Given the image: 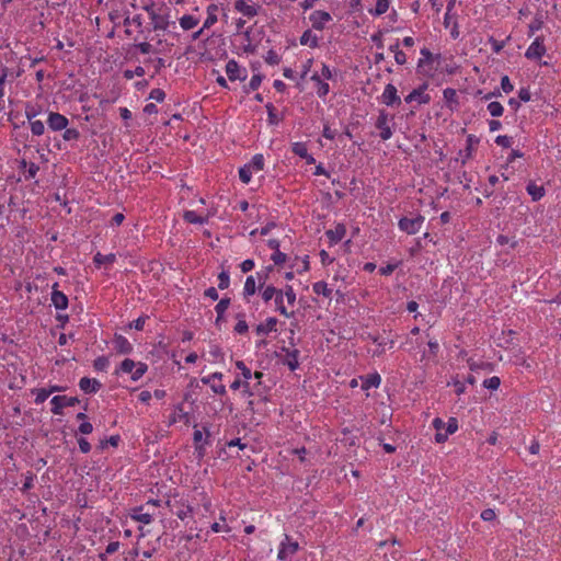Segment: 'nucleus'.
I'll list each match as a JSON object with an SVG mask.
<instances>
[{
  "mask_svg": "<svg viewBox=\"0 0 561 561\" xmlns=\"http://www.w3.org/2000/svg\"><path fill=\"white\" fill-rule=\"evenodd\" d=\"M257 290L256 280L253 275H250L247 277L244 286H243V297L244 299H249L251 296H253Z\"/></svg>",
  "mask_w": 561,
  "mask_h": 561,
  "instance_id": "nucleus-30",
  "label": "nucleus"
},
{
  "mask_svg": "<svg viewBox=\"0 0 561 561\" xmlns=\"http://www.w3.org/2000/svg\"><path fill=\"white\" fill-rule=\"evenodd\" d=\"M262 83V76L261 75H253L250 79L249 84L247 85V92L255 91L259 89V87Z\"/></svg>",
  "mask_w": 561,
  "mask_h": 561,
  "instance_id": "nucleus-55",
  "label": "nucleus"
},
{
  "mask_svg": "<svg viewBox=\"0 0 561 561\" xmlns=\"http://www.w3.org/2000/svg\"><path fill=\"white\" fill-rule=\"evenodd\" d=\"M501 385V380L499 377L496 376H493L491 378H488L483 381V386L486 388V389H490V390H496L499 389Z\"/></svg>",
  "mask_w": 561,
  "mask_h": 561,
  "instance_id": "nucleus-56",
  "label": "nucleus"
},
{
  "mask_svg": "<svg viewBox=\"0 0 561 561\" xmlns=\"http://www.w3.org/2000/svg\"><path fill=\"white\" fill-rule=\"evenodd\" d=\"M428 346V353L433 358H436L438 352H439V344L436 340H430L427 342Z\"/></svg>",
  "mask_w": 561,
  "mask_h": 561,
  "instance_id": "nucleus-61",
  "label": "nucleus"
},
{
  "mask_svg": "<svg viewBox=\"0 0 561 561\" xmlns=\"http://www.w3.org/2000/svg\"><path fill=\"white\" fill-rule=\"evenodd\" d=\"M422 58L419 59L417 67L421 68L425 62H431L433 59L432 53L427 48L421 49Z\"/></svg>",
  "mask_w": 561,
  "mask_h": 561,
  "instance_id": "nucleus-58",
  "label": "nucleus"
},
{
  "mask_svg": "<svg viewBox=\"0 0 561 561\" xmlns=\"http://www.w3.org/2000/svg\"><path fill=\"white\" fill-rule=\"evenodd\" d=\"M266 107V111H267V122L268 124L271 125H278L279 122L282 121V117L278 116V114L276 113V108L274 107V105L272 103H267L265 105Z\"/></svg>",
  "mask_w": 561,
  "mask_h": 561,
  "instance_id": "nucleus-41",
  "label": "nucleus"
},
{
  "mask_svg": "<svg viewBox=\"0 0 561 561\" xmlns=\"http://www.w3.org/2000/svg\"><path fill=\"white\" fill-rule=\"evenodd\" d=\"M282 295H284V298L286 299V302L289 307H294L296 302V293L291 285H286L283 289H279Z\"/></svg>",
  "mask_w": 561,
  "mask_h": 561,
  "instance_id": "nucleus-40",
  "label": "nucleus"
},
{
  "mask_svg": "<svg viewBox=\"0 0 561 561\" xmlns=\"http://www.w3.org/2000/svg\"><path fill=\"white\" fill-rule=\"evenodd\" d=\"M198 24V19L193 15L185 14L180 19V26L185 30H192Z\"/></svg>",
  "mask_w": 561,
  "mask_h": 561,
  "instance_id": "nucleus-37",
  "label": "nucleus"
},
{
  "mask_svg": "<svg viewBox=\"0 0 561 561\" xmlns=\"http://www.w3.org/2000/svg\"><path fill=\"white\" fill-rule=\"evenodd\" d=\"M488 111L492 117H500L503 115L504 107L500 102L493 101L488 104Z\"/></svg>",
  "mask_w": 561,
  "mask_h": 561,
  "instance_id": "nucleus-46",
  "label": "nucleus"
},
{
  "mask_svg": "<svg viewBox=\"0 0 561 561\" xmlns=\"http://www.w3.org/2000/svg\"><path fill=\"white\" fill-rule=\"evenodd\" d=\"M272 270V267H267L266 271H259L255 273V280L259 282V287L265 286L266 279L268 277V273Z\"/></svg>",
  "mask_w": 561,
  "mask_h": 561,
  "instance_id": "nucleus-57",
  "label": "nucleus"
},
{
  "mask_svg": "<svg viewBox=\"0 0 561 561\" xmlns=\"http://www.w3.org/2000/svg\"><path fill=\"white\" fill-rule=\"evenodd\" d=\"M149 99L154 100L157 102H162L165 99V93L161 89H152Z\"/></svg>",
  "mask_w": 561,
  "mask_h": 561,
  "instance_id": "nucleus-60",
  "label": "nucleus"
},
{
  "mask_svg": "<svg viewBox=\"0 0 561 561\" xmlns=\"http://www.w3.org/2000/svg\"><path fill=\"white\" fill-rule=\"evenodd\" d=\"M291 151L299 158L304 159L307 164H313L316 162V159L313 158V156H311L308 152L306 142H302V141L294 142L291 145Z\"/></svg>",
  "mask_w": 561,
  "mask_h": 561,
  "instance_id": "nucleus-16",
  "label": "nucleus"
},
{
  "mask_svg": "<svg viewBox=\"0 0 561 561\" xmlns=\"http://www.w3.org/2000/svg\"><path fill=\"white\" fill-rule=\"evenodd\" d=\"M230 388L232 390H238L239 388L243 389V393L247 396H253V391L250 387L249 381H241L240 379H236L231 385Z\"/></svg>",
  "mask_w": 561,
  "mask_h": 561,
  "instance_id": "nucleus-45",
  "label": "nucleus"
},
{
  "mask_svg": "<svg viewBox=\"0 0 561 561\" xmlns=\"http://www.w3.org/2000/svg\"><path fill=\"white\" fill-rule=\"evenodd\" d=\"M271 259L274 262V264L279 265V264L285 263L287 255L285 253L280 252L279 250H277V251H274Z\"/></svg>",
  "mask_w": 561,
  "mask_h": 561,
  "instance_id": "nucleus-62",
  "label": "nucleus"
},
{
  "mask_svg": "<svg viewBox=\"0 0 561 561\" xmlns=\"http://www.w3.org/2000/svg\"><path fill=\"white\" fill-rule=\"evenodd\" d=\"M30 128L34 136H42L45 133V125L38 119L30 122Z\"/></svg>",
  "mask_w": 561,
  "mask_h": 561,
  "instance_id": "nucleus-50",
  "label": "nucleus"
},
{
  "mask_svg": "<svg viewBox=\"0 0 561 561\" xmlns=\"http://www.w3.org/2000/svg\"><path fill=\"white\" fill-rule=\"evenodd\" d=\"M495 144L497 146H501L503 148H508L511 147L512 145V138L506 136V135H499L496 138H495Z\"/></svg>",
  "mask_w": 561,
  "mask_h": 561,
  "instance_id": "nucleus-59",
  "label": "nucleus"
},
{
  "mask_svg": "<svg viewBox=\"0 0 561 561\" xmlns=\"http://www.w3.org/2000/svg\"><path fill=\"white\" fill-rule=\"evenodd\" d=\"M309 21L312 28L322 31L329 22L332 21V16L329 12L322 10H316L309 15Z\"/></svg>",
  "mask_w": 561,
  "mask_h": 561,
  "instance_id": "nucleus-10",
  "label": "nucleus"
},
{
  "mask_svg": "<svg viewBox=\"0 0 561 561\" xmlns=\"http://www.w3.org/2000/svg\"><path fill=\"white\" fill-rule=\"evenodd\" d=\"M219 11V7L215 3H211L207 7L206 9V13H207V18L206 20L204 21V24H203V28H210L214 24L217 23L218 21V16H217V13Z\"/></svg>",
  "mask_w": 561,
  "mask_h": 561,
  "instance_id": "nucleus-22",
  "label": "nucleus"
},
{
  "mask_svg": "<svg viewBox=\"0 0 561 561\" xmlns=\"http://www.w3.org/2000/svg\"><path fill=\"white\" fill-rule=\"evenodd\" d=\"M210 436V432L207 427H203V430L194 427L193 440L195 444V453L199 458L204 457L206 453L205 445L208 444L207 438Z\"/></svg>",
  "mask_w": 561,
  "mask_h": 561,
  "instance_id": "nucleus-4",
  "label": "nucleus"
},
{
  "mask_svg": "<svg viewBox=\"0 0 561 561\" xmlns=\"http://www.w3.org/2000/svg\"><path fill=\"white\" fill-rule=\"evenodd\" d=\"M265 61L268 65H277L280 61V58L274 50H268L265 56Z\"/></svg>",
  "mask_w": 561,
  "mask_h": 561,
  "instance_id": "nucleus-64",
  "label": "nucleus"
},
{
  "mask_svg": "<svg viewBox=\"0 0 561 561\" xmlns=\"http://www.w3.org/2000/svg\"><path fill=\"white\" fill-rule=\"evenodd\" d=\"M259 288L261 289L262 299L266 304L274 299V297L278 290V288H276L273 285H266V286L259 287Z\"/></svg>",
  "mask_w": 561,
  "mask_h": 561,
  "instance_id": "nucleus-35",
  "label": "nucleus"
},
{
  "mask_svg": "<svg viewBox=\"0 0 561 561\" xmlns=\"http://www.w3.org/2000/svg\"><path fill=\"white\" fill-rule=\"evenodd\" d=\"M167 505L182 522L192 517L193 507L183 500H168Z\"/></svg>",
  "mask_w": 561,
  "mask_h": 561,
  "instance_id": "nucleus-3",
  "label": "nucleus"
},
{
  "mask_svg": "<svg viewBox=\"0 0 561 561\" xmlns=\"http://www.w3.org/2000/svg\"><path fill=\"white\" fill-rule=\"evenodd\" d=\"M79 137H80V133L78 129L68 128V127H66V129H64V134H62L64 140H66V141L78 140Z\"/></svg>",
  "mask_w": 561,
  "mask_h": 561,
  "instance_id": "nucleus-53",
  "label": "nucleus"
},
{
  "mask_svg": "<svg viewBox=\"0 0 561 561\" xmlns=\"http://www.w3.org/2000/svg\"><path fill=\"white\" fill-rule=\"evenodd\" d=\"M35 393V400L34 402L36 404L44 403L48 397L51 394V390H47V388H39L34 390Z\"/></svg>",
  "mask_w": 561,
  "mask_h": 561,
  "instance_id": "nucleus-47",
  "label": "nucleus"
},
{
  "mask_svg": "<svg viewBox=\"0 0 561 561\" xmlns=\"http://www.w3.org/2000/svg\"><path fill=\"white\" fill-rule=\"evenodd\" d=\"M285 298H284V295H282V293L279 291V289L277 290V294L275 295L273 301H274V306H275V311L279 312L282 316L286 317V318H290L293 316V312H289L286 305H285Z\"/></svg>",
  "mask_w": 561,
  "mask_h": 561,
  "instance_id": "nucleus-24",
  "label": "nucleus"
},
{
  "mask_svg": "<svg viewBox=\"0 0 561 561\" xmlns=\"http://www.w3.org/2000/svg\"><path fill=\"white\" fill-rule=\"evenodd\" d=\"M248 165L254 171L259 172L264 169V157L261 153H256L252 157Z\"/></svg>",
  "mask_w": 561,
  "mask_h": 561,
  "instance_id": "nucleus-42",
  "label": "nucleus"
},
{
  "mask_svg": "<svg viewBox=\"0 0 561 561\" xmlns=\"http://www.w3.org/2000/svg\"><path fill=\"white\" fill-rule=\"evenodd\" d=\"M113 345L118 354H130L134 350L131 343L123 335H115Z\"/></svg>",
  "mask_w": 561,
  "mask_h": 561,
  "instance_id": "nucleus-19",
  "label": "nucleus"
},
{
  "mask_svg": "<svg viewBox=\"0 0 561 561\" xmlns=\"http://www.w3.org/2000/svg\"><path fill=\"white\" fill-rule=\"evenodd\" d=\"M298 550L299 543L294 541L288 535H285L278 547L277 559L280 561H294Z\"/></svg>",
  "mask_w": 561,
  "mask_h": 561,
  "instance_id": "nucleus-2",
  "label": "nucleus"
},
{
  "mask_svg": "<svg viewBox=\"0 0 561 561\" xmlns=\"http://www.w3.org/2000/svg\"><path fill=\"white\" fill-rule=\"evenodd\" d=\"M312 290L317 295H322L325 298H329L332 294V290L328 287V284L323 280L316 282L312 285Z\"/></svg>",
  "mask_w": 561,
  "mask_h": 561,
  "instance_id": "nucleus-36",
  "label": "nucleus"
},
{
  "mask_svg": "<svg viewBox=\"0 0 561 561\" xmlns=\"http://www.w3.org/2000/svg\"><path fill=\"white\" fill-rule=\"evenodd\" d=\"M392 117L385 111H380L376 121V127L380 130L379 136L382 140H388L392 137L391 124Z\"/></svg>",
  "mask_w": 561,
  "mask_h": 561,
  "instance_id": "nucleus-6",
  "label": "nucleus"
},
{
  "mask_svg": "<svg viewBox=\"0 0 561 561\" xmlns=\"http://www.w3.org/2000/svg\"><path fill=\"white\" fill-rule=\"evenodd\" d=\"M115 261H116V255L113 253L102 254V253L98 252L93 257V262L98 267H100L101 265H104V264H113Z\"/></svg>",
  "mask_w": 561,
  "mask_h": 561,
  "instance_id": "nucleus-32",
  "label": "nucleus"
},
{
  "mask_svg": "<svg viewBox=\"0 0 561 561\" xmlns=\"http://www.w3.org/2000/svg\"><path fill=\"white\" fill-rule=\"evenodd\" d=\"M443 96H444V100L446 101V103L448 104V106H450L451 108H453V104H455V105L458 104V96H457V92L455 89L446 88L443 91Z\"/></svg>",
  "mask_w": 561,
  "mask_h": 561,
  "instance_id": "nucleus-43",
  "label": "nucleus"
},
{
  "mask_svg": "<svg viewBox=\"0 0 561 561\" xmlns=\"http://www.w3.org/2000/svg\"><path fill=\"white\" fill-rule=\"evenodd\" d=\"M110 365V360L106 356H99L93 362V367L96 371H106Z\"/></svg>",
  "mask_w": 561,
  "mask_h": 561,
  "instance_id": "nucleus-48",
  "label": "nucleus"
},
{
  "mask_svg": "<svg viewBox=\"0 0 561 561\" xmlns=\"http://www.w3.org/2000/svg\"><path fill=\"white\" fill-rule=\"evenodd\" d=\"M230 306V299L229 298H221L218 304L215 307V311L217 313L216 323H218L225 316L227 309Z\"/></svg>",
  "mask_w": 561,
  "mask_h": 561,
  "instance_id": "nucleus-34",
  "label": "nucleus"
},
{
  "mask_svg": "<svg viewBox=\"0 0 561 561\" xmlns=\"http://www.w3.org/2000/svg\"><path fill=\"white\" fill-rule=\"evenodd\" d=\"M299 41L301 45L309 46L311 48L319 46V38L311 30L305 31Z\"/></svg>",
  "mask_w": 561,
  "mask_h": 561,
  "instance_id": "nucleus-29",
  "label": "nucleus"
},
{
  "mask_svg": "<svg viewBox=\"0 0 561 561\" xmlns=\"http://www.w3.org/2000/svg\"><path fill=\"white\" fill-rule=\"evenodd\" d=\"M381 102L387 106H396L401 104V99L398 95L397 88L388 83L381 94Z\"/></svg>",
  "mask_w": 561,
  "mask_h": 561,
  "instance_id": "nucleus-13",
  "label": "nucleus"
},
{
  "mask_svg": "<svg viewBox=\"0 0 561 561\" xmlns=\"http://www.w3.org/2000/svg\"><path fill=\"white\" fill-rule=\"evenodd\" d=\"M501 89L505 93H510L514 90V85L512 84L510 78L507 76L502 77L501 79Z\"/></svg>",
  "mask_w": 561,
  "mask_h": 561,
  "instance_id": "nucleus-63",
  "label": "nucleus"
},
{
  "mask_svg": "<svg viewBox=\"0 0 561 561\" xmlns=\"http://www.w3.org/2000/svg\"><path fill=\"white\" fill-rule=\"evenodd\" d=\"M427 84L424 83L417 89L411 91L405 98L407 103L417 102L419 104H427L431 102L430 94L426 93Z\"/></svg>",
  "mask_w": 561,
  "mask_h": 561,
  "instance_id": "nucleus-12",
  "label": "nucleus"
},
{
  "mask_svg": "<svg viewBox=\"0 0 561 561\" xmlns=\"http://www.w3.org/2000/svg\"><path fill=\"white\" fill-rule=\"evenodd\" d=\"M526 191L531 196L534 202L541 199L546 194L545 187L542 185H537L534 182H529L527 184Z\"/></svg>",
  "mask_w": 561,
  "mask_h": 561,
  "instance_id": "nucleus-28",
  "label": "nucleus"
},
{
  "mask_svg": "<svg viewBox=\"0 0 561 561\" xmlns=\"http://www.w3.org/2000/svg\"><path fill=\"white\" fill-rule=\"evenodd\" d=\"M226 73L230 81H244L248 77V71L245 68L240 67L239 64L234 59H230L226 64Z\"/></svg>",
  "mask_w": 561,
  "mask_h": 561,
  "instance_id": "nucleus-9",
  "label": "nucleus"
},
{
  "mask_svg": "<svg viewBox=\"0 0 561 561\" xmlns=\"http://www.w3.org/2000/svg\"><path fill=\"white\" fill-rule=\"evenodd\" d=\"M137 366V363L130 358H125L119 367L115 370V374L116 375H119V374H129L130 371H133V369Z\"/></svg>",
  "mask_w": 561,
  "mask_h": 561,
  "instance_id": "nucleus-39",
  "label": "nucleus"
},
{
  "mask_svg": "<svg viewBox=\"0 0 561 561\" xmlns=\"http://www.w3.org/2000/svg\"><path fill=\"white\" fill-rule=\"evenodd\" d=\"M299 351L294 350H286V356L284 359V364L288 366V368L294 371L298 368L299 362H298Z\"/></svg>",
  "mask_w": 561,
  "mask_h": 561,
  "instance_id": "nucleus-27",
  "label": "nucleus"
},
{
  "mask_svg": "<svg viewBox=\"0 0 561 561\" xmlns=\"http://www.w3.org/2000/svg\"><path fill=\"white\" fill-rule=\"evenodd\" d=\"M183 218L185 221L190 222V224H195V225H204L207 222V218L206 217H202L199 216L196 211L194 210H186L183 215Z\"/></svg>",
  "mask_w": 561,
  "mask_h": 561,
  "instance_id": "nucleus-33",
  "label": "nucleus"
},
{
  "mask_svg": "<svg viewBox=\"0 0 561 561\" xmlns=\"http://www.w3.org/2000/svg\"><path fill=\"white\" fill-rule=\"evenodd\" d=\"M432 424L436 430V443L446 442L449 435L454 434L458 430V421L456 417H449L447 423H445L442 419L436 417L433 420Z\"/></svg>",
  "mask_w": 561,
  "mask_h": 561,
  "instance_id": "nucleus-1",
  "label": "nucleus"
},
{
  "mask_svg": "<svg viewBox=\"0 0 561 561\" xmlns=\"http://www.w3.org/2000/svg\"><path fill=\"white\" fill-rule=\"evenodd\" d=\"M9 70L7 67L0 68V99L4 96L5 93V81L8 78Z\"/></svg>",
  "mask_w": 561,
  "mask_h": 561,
  "instance_id": "nucleus-54",
  "label": "nucleus"
},
{
  "mask_svg": "<svg viewBox=\"0 0 561 561\" xmlns=\"http://www.w3.org/2000/svg\"><path fill=\"white\" fill-rule=\"evenodd\" d=\"M390 2L389 0H376V5L374 9H369L368 12L373 16H380L389 10Z\"/></svg>",
  "mask_w": 561,
  "mask_h": 561,
  "instance_id": "nucleus-31",
  "label": "nucleus"
},
{
  "mask_svg": "<svg viewBox=\"0 0 561 561\" xmlns=\"http://www.w3.org/2000/svg\"><path fill=\"white\" fill-rule=\"evenodd\" d=\"M230 285V275L228 271H221L218 274V288L224 290L227 289Z\"/></svg>",
  "mask_w": 561,
  "mask_h": 561,
  "instance_id": "nucleus-51",
  "label": "nucleus"
},
{
  "mask_svg": "<svg viewBox=\"0 0 561 561\" xmlns=\"http://www.w3.org/2000/svg\"><path fill=\"white\" fill-rule=\"evenodd\" d=\"M234 9L243 16L252 19L257 15L260 7L257 4H250L247 0H237L234 2Z\"/></svg>",
  "mask_w": 561,
  "mask_h": 561,
  "instance_id": "nucleus-14",
  "label": "nucleus"
},
{
  "mask_svg": "<svg viewBox=\"0 0 561 561\" xmlns=\"http://www.w3.org/2000/svg\"><path fill=\"white\" fill-rule=\"evenodd\" d=\"M148 370L147 364L142 362H138L137 366L130 371V379L133 381H138Z\"/></svg>",
  "mask_w": 561,
  "mask_h": 561,
  "instance_id": "nucleus-38",
  "label": "nucleus"
},
{
  "mask_svg": "<svg viewBox=\"0 0 561 561\" xmlns=\"http://www.w3.org/2000/svg\"><path fill=\"white\" fill-rule=\"evenodd\" d=\"M101 387V382L94 378L83 377L79 381V388L84 393H96Z\"/></svg>",
  "mask_w": 561,
  "mask_h": 561,
  "instance_id": "nucleus-17",
  "label": "nucleus"
},
{
  "mask_svg": "<svg viewBox=\"0 0 561 561\" xmlns=\"http://www.w3.org/2000/svg\"><path fill=\"white\" fill-rule=\"evenodd\" d=\"M543 37L538 36L534 39V42L528 46L525 51V57L530 60H539L541 59L547 49L543 43Z\"/></svg>",
  "mask_w": 561,
  "mask_h": 561,
  "instance_id": "nucleus-7",
  "label": "nucleus"
},
{
  "mask_svg": "<svg viewBox=\"0 0 561 561\" xmlns=\"http://www.w3.org/2000/svg\"><path fill=\"white\" fill-rule=\"evenodd\" d=\"M310 79L317 84V95L324 100L330 92V85L317 72L313 73Z\"/></svg>",
  "mask_w": 561,
  "mask_h": 561,
  "instance_id": "nucleus-20",
  "label": "nucleus"
},
{
  "mask_svg": "<svg viewBox=\"0 0 561 561\" xmlns=\"http://www.w3.org/2000/svg\"><path fill=\"white\" fill-rule=\"evenodd\" d=\"M424 218L422 216H416L413 218L403 217L399 220V228L403 232L408 234H415L421 230Z\"/></svg>",
  "mask_w": 561,
  "mask_h": 561,
  "instance_id": "nucleus-8",
  "label": "nucleus"
},
{
  "mask_svg": "<svg viewBox=\"0 0 561 561\" xmlns=\"http://www.w3.org/2000/svg\"><path fill=\"white\" fill-rule=\"evenodd\" d=\"M277 319L275 317H268L264 322L256 325V333L259 335H267L271 332L276 331Z\"/></svg>",
  "mask_w": 561,
  "mask_h": 561,
  "instance_id": "nucleus-21",
  "label": "nucleus"
},
{
  "mask_svg": "<svg viewBox=\"0 0 561 561\" xmlns=\"http://www.w3.org/2000/svg\"><path fill=\"white\" fill-rule=\"evenodd\" d=\"M146 11L148 12L151 23L154 30H165L167 22L164 18L156 12V10L151 7H146Z\"/></svg>",
  "mask_w": 561,
  "mask_h": 561,
  "instance_id": "nucleus-23",
  "label": "nucleus"
},
{
  "mask_svg": "<svg viewBox=\"0 0 561 561\" xmlns=\"http://www.w3.org/2000/svg\"><path fill=\"white\" fill-rule=\"evenodd\" d=\"M144 505L134 507L130 512V518L144 525H149L152 522V514L144 512Z\"/></svg>",
  "mask_w": 561,
  "mask_h": 561,
  "instance_id": "nucleus-18",
  "label": "nucleus"
},
{
  "mask_svg": "<svg viewBox=\"0 0 561 561\" xmlns=\"http://www.w3.org/2000/svg\"><path fill=\"white\" fill-rule=\"evenodd\" d=\"M48 128L53 131H61L69 125V119L57 112H49L47 117Z\"/></svg>",
  "mask_w": 561,
  "mask_h": 561,
  "instance_id": "nucleus-11",
  "label": "nucleus"
},
{
  "mask_svg": "<svg viewBox=\"0 0 561 561\" xmlns=\"http://www.w3.org/2000/svg\"><path fill=\"white\" fill-rule=\"evenodd\" d=\"M381 382V377L379 374H370L366 377L362 378V389L369 390L370 388H378Z\"/></svg>",
  "mask_w": 561,
  "mask_h": 561,
  "instance_id": "nucleus-26",
  "label": "nucleus"
},
{
  "mask_svg": "<svg viewBox=\"0 0 561 561\" xmlns=\"http://www.w3.org/2000/svg\"><path fill=\"white\" fill-rule=\"evenodd\" d=\"M346 234V227L343 224H337L333 229L325 231V236L329 239L331 245L337 244L343 240Z\"/></svg>",
  "mask_w": 561,
  "mask_h": 561,
  "instance_id": "nucleus-15",
  "label": "nucleus"
},
{
  "mask_svg": "<svg viewBox=\"0 0 561 561\" xmlns=\"http://www.w3.org/2000/svg\"><path fill=\"white\" fill-rule=\"evenodd\" d=\"M253 173L254 171L248 165V163L239 169V178L244 184H248L251 181Z\"/></svg>",
  "mask_w": 561,
  "mask_h": 561,
  "instance_id": "nucleus-49",
  "label": "nucleus"
},
{
  "mask_svg": "<svg viewBox=\"0 0 561 561\" xmlns=\"http://www.w3.org/2000/svg\"><path fill=\"white\" fill-rule=\"evenodd\" d=\"M479 142V139L478 137H476L474 135L470 134L467 136V139H466V149H465V159H469L472 154V151H473V147ZM466 160H463L462 162L465 163Z\"/></svg>",
  "mask_w": 561,
  "mask_h": 561,
  "instance_id": "nucleus-44",
  "label": "nucleus"
},
{
  "mask_svg": "<svg viewBox=\"0 0 561 561\" xmlns=\"http://www.w3.org/2000/svg\"><path fill=\"white\" fill-rule=\"evenodd\" d=\"M77 403H79L77 397L55 396L50 400L51 413L55 415H60L62 414L64 408L75 407Z\"/></svg>",
  "mask_w": 561,
  "mask_h": 561,
  "instance_id": "nucleus-5",
  "label": "nucleus"
},
{
  "mask_svg": "<svg viewBox=\"0 0 561 561\" xmlns=\"http://www.w3.org/2000/svg\"><path fill=\"white\" fill-rule=\"evenodd\" d=\"M236 367L240 370L242 377H243V381H249L250 382V379L252 378V371L250 368L247 367V365L244 364V362L242 360H238L236 363Z\"/></svg>",
  "mask_w": 561,
  "mask_h": 561,
  "instance_id": "nucleus-52",
  "label": "nucleus"
},
{
  "mask_svg": "<svg viewBox=\"0 0 561 561\" xmlns=\"http://www.w3.org/2000/svg\"><path fill=\"white\" fill-rule=\"evenodd\" d=\"M51 302L57 310H65L68 307L67 296L59 290H53Z\"/></svg>",
  "mask_w": 561,
  "mask_h": 561,
  "instance_id": "nucleus-25",
  "label": "nucleus"
}]
</instances>
